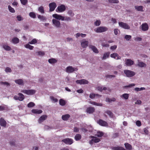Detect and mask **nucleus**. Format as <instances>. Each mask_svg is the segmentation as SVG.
Segmentation results:
<instances>
[{
  "label": "nucleus",
  "mask_w": 150,
  "mask_h": 150,
  "mask_svg": "<svg viewBox=\"0 0 150 150\" xmlns=\"http://www.w3.org/2000/svg\"><path fill=\"white\" fill-rule=\"evenodd\" d=\"M108 28L104 26H100L95 29L94 30L97 33H100L105 32L107 31Z\"/></svg>",
  "instance_id": "1"
},
{
  "label": "nucleus",
  "mask_w": 150,
  "mask_h": 150,
  "mask_svg": "<svg viewBox=\"0 0 150 150\" xmlns=\"http://www.w3.org/2000/svg\"><path fill=\"white\" fill-rule=\"evenodd\" d=\"M21 92H22L25 94L28 95H33L34 94L36 91L34 90L30 89V90H23L21 91Z\"/></svg>",
  "instance_id": "2"
},
{
  "label": "nucleus",
  "mask_w": 150,
  "mask_h": 150,
  "mask_svg": "<svg viewBox=\"0 0 150 150\" xmlns=\"http://www.w3.org/2000/svg\"><path fill=\"white\" fill-rule=\"evenodd\" d=\"M124 73L126 76L128 77L133 76L135 74V73L134 71L129 70H124Z\"/></svg>",
  "instance_id": "3"
},
{
  "label": "nucleus",
  "mask_w": 150,
  "mask_h": 150,
  "mask_svg": "<svg viewBox=\"0 0 150 150\" xmlns=\"http://www.w3.org/2000/svg\"><path fill=\"white\" fill-rule=\"evenodd\" d=\"M78 70L77 68H74L71 66H69L66 69V71L68 73H71L74 71H76Z\"/></svg>",
  "instance_id": "4"
},
{
  "label": "nucleus",
  "mask_w": 150,
  "mask_h": 150,
  "mask_svg": "<svg viewBox=\"0 0 150 150\" xmlns=\"http://www.w3.org/2000/svg\"><path fill=\"white\" fill-rule=\"evenodd\" d=\"M119 25L120 26L125 29H129L130 28V26L126 23L120 22L119 23Z\"/></svg>",
  "instance_id": "5"
},
{
  "label": "nucleus",
  "mask_w": 150,
  "mask_h": 150,
  "mask_svg": "<svg viewBox=\"0 0 150 150\" xmlns=\"http://www.w3.org/2000/svg\"><path fill=\"white\" fill-rule=\"evenodd\" d=\"M24 98V95L21 93H19L18 96H15L14 97V99L20 101L23 100Z\"/></svg>",
  "instance_id": "6"
},
{
  "label": "nucleus",
  "mask_w": 150,
  "mask_h": 150,
  "mask_svg": "<svg viewBox=\"0 0 150 150\" xmlns=\"http://www.w3.org/2000/svg\"><path fill=\"white\" fill-rule=\"evenodd\" d=\"M97 123L100 125L105 127H108V124L107 122L101 119H100L97 122Z\"/></svg>",
  "instance_id": "7"
},
{
  "label": "nucleus",
  "mask_w": 150,
  "mask_h": 150,
  "mask_svg": "<svg viewBox=\"0 0 150 150\" xmlns=\"http://www.w3.org/2000/svg\"><path fill=\"white\" fill-rule=\"evenodd\" d=\"M62 142L67 144L70 145L73 143V140L71 138H67L62 140Z\"/></svg>",
  "instance_id": "8"
},
{
  "label": "nucleus",
  "mask_w": 150,
  "mask_h": 150,
  "mask_svg": "<svg viewBox=\"0 0 150 150\" xmlns=\"http://www.w3.org/2000/svg\"><path fill=\"white\" fill-rule=\"evenodd\" d=\"M65 9L66 8L65 6L63 5H62L58 7L56 11L57 12H62L64 11Z\"/></svg>",
  "instance_id": "9"
},
{
  "label": "nucleus",
  "mask_w": 150,
  "mask_h": 150,
  "mask_svg": "<svg viewBox=\"0 0 150 150\" xmlns=\"http://www.w3.org/2000/svg\"><path fill=\"white\" fill-rule=\"evenodd\" d=\"M53 17L58 20L64 21V17L57 14H54L52 15Z\"/></svg>",
  "instance_id": "10"
},
{
  "label": "nucleus",
  "mask_w": 150,
  "mask_h": 150,
  "mask_svg": "<svg viewBox=\"0 0 150 150\" xmlns=\"http://www.w3.org/2000/svg\"><path fill=\"white\" fill-rule=\"evenodd\" d=\"M91 137L92 139L90 140L89 143L91 144H92L93 143H97L99 142L100 140V139L97 138L96 137L94 136H92Z\"/></svg>",
  "instance_id": "11"
},
{
  "label": "nucleus",
  "mask_w": 150,
  "mask_h": 150,
  "mask_svg": "<svg viewBox=\"0 0 150 150\" xmlns=\"http://www.w3.org/2000/svg\"><path fill=\"white\" fill-rule=\"evenodd\" d=\"M76 82L77 83L82 84H87L88 83L87 80L84 79H82L81 80H78L76 81Z\"/></svg>",
  "instance_id": "12"
},
{
  "label": "nucleus",
  "mask_w": 150,
  "mask_h": 150,
  "mask_svg": "<svg viewBox=\"0 0 150 150\" xmlns=\"http://www.w3.org/2000/svg\"><path fill=\"white\" fill-rule=\"evenodd\" d=\"M50 7V11H53L57 6L56 3L54 2L52 3L49 5Z\"/></svg>",
  "instance_id": "13"
},
{
  "label": "nucleus",
  "mask_w": 150,
  "mask_h": 150,
  "mask_svg": "<svg viewBox=\"0 0 150 150\" xmlns=\"http://www.w3.org/2000/svg\"><path fill=\"white\" fill-rule=\"evenodd\" d=\"M53 24L56 27L59 28L60 26V22L56 19H53L52 20Z\"/></svg>",
  "instance_id": "14"
},
{
  "label": "nucleus",
  "mask_w": 150,
  "mask_h": 150,
  "mask_svg": "<svg viewBox=\"0 0 150 150\" xmlns=\"http://www.w3.org/2000/svg\"><path fill=\"white\" fill-rule=\"evenodd\" d=\"M110 57L112 58H114L116 59H121V57L119 56V55L117 53H114L111 54L110 55Z\"/></svg>",
  "instance_id": "15"
},
{
  "label": "nucleus",
  "mask_w": 150,
  "mask_h": 150,
  "mask_svg": "<svg viewBox=\"0 0 150 150\" xmlns=\"http://www.w3.org/2000/svg\"><path fill=\"white\" fill-rule=\"evenodd\" d=\"M134 62L130 59H127L126 60L125 64L126 66H130L134 64Z\"/></svg>",
  "instance_id": "16"
},
{
  "label": "nucleus",
  "mask_w": 150,
  "mask_h": 150,
  "mask_svg": "<svg viewBox=\"0 0 150 150\" xmlns=\"http://www.w3.org/2000/svg\"><path fill=\"white\" fill-rule=\"evenodd\" d=\"M47 116L46 115H43L41 116L38 120V122L40 123L45 120L47 118Z\"/></svg>",
  "instance_id": "17"
},
{
  "label": "nucleus",
  "mask_w": 150,
  "mask_h": 150,
  "mask_svg": "<svg viewBox=\"0 0 150 150\" xmlns=\"http://www.w3.org/2000/svg\"><path fill=\"white\" fill-rule=\"evenodd\" d=\"M95 108L93 107L88 108L86 109V112L89 113H92L94 112Z\"/></svg>",
  "instance_id": "18"
},
{
  "label": "nucleus",
  "mask_w": 150,
  "mask_h": 150,
  "mask_svg": "<svg viewBox=\"0 0 150 150\" xmlns=\"http://www.w3.org/2000/svg\"><path fill=\"white\" fill-rule=\"evenodd\" d=\"M141 26L142 29L143 31H146L149 29L148 25L146 23L143 24Z\"/></svg>",
  "instance_id": "19"
},
{
  "label": "nucleus",
  "mask_w": 150,
  "mask_h": 150,
  "mask_svg": "<svg viewBox=\"0 0 150 150\" xmlns=\"http://www.w3.org/2000/svg\"><path fill=\"white\" fill-rule=\"evenodd\" d=\"M89 47L91 48L94 52L96 53H98V51L96 47L93 45H89Z\"/></svg>",
  "instance_id": "20"
},
{
  "label": "nucleus",
  "mask_w": 150,
  "mask_h": 150,
  "mask_svg": "<svg viewBox=\"0 0 150 150\" xmlns=\"http://www.w3.org/2000/svg\"><path fill=\"white\" fill-rule=\"evenodd\" d=\"M0 125L2 126L5 127L6 126V122L4 120L3 118H1L0 119Z\"/></svg>",
  "instance_id": "21"
},
{
  "label": "nucleus",
  "mask_w": 150,
  "mask_h": 150,
  "mask_svg": "<svg viewBox=\"0 0 150 150\" xmlns=\"http://www.w3.org/2000/svg\"><path fill=\"white\" fill-rule=\"evenodd\" d=\"M138 65L139 67H146V65L145 63L142 62H140L139 60H138Z\"/></svg>",
  "instance_id": "22"
},
{
  "label": "nucleus",
  "mask_w": 150,
  "mask_h": 150,
  "mask_svg": "<svg viewBox=\"0 0 150 150\" xmlns=\"http://www.w3.org/2000/svg\"><path fill=\"white\" fill-rule=\"evenodd\" d=\"M32 113L36 114H39L42 113V111L41 110L34 109L32 110Z\"/></svg>",
  "instance_id": "23"
},
{
  "label": "nucleus",
  "mask_w": 150,
  "mask_h": 150,
  "mask_svg": "<svg viewBox=\"0 0 150 150\" xmlns=\"http://www.w3.org/2000/svg\"><path fill=\"white\" fill-rule=\"evenodd\" d=\"M101 96L98 95V94H95L93 93H92L90 95L89 97L93 99L95 97L97 98H99Z\"/></svg>",
  "instance_id": "24"
},
{
  "label": "nucleus",
  "mask_w": 150,
  "mask_h": 150,
  "mask_svg": "<svg viewBox=\"0 0 150 150\" xmlns=\"http://www.w3.org/2000/svg\"><path fill=\"white\" fill-rule=\"evenodd\" d=\"M88 41H84L82 42L81 43V45L83 47L86 48L88 46Z\"/></svg>",
  "instance_id": "25"
},
{
  "label": "nucleus",
  "mask_w": 150,
  "mask_h": 150,
  "mask_svg": "<svg viewBox=\"0 0 150 150\" xmlns=\"http://www.w3.org/2000/svg\"><path fill=\"white\" fill-rule=\"evenodd\" d=\"M70 117V115L68 114L63 115L62 116V119L64 120H67Z\"/></svg>",
  "instance_id": "26"
},
{
  "label": "nucleus",
  "mask_w": 150,
  "mask_h": 150,
  "mask_svg": "<svg viewBox=\"0 0 150 150\" xmlns=\"http://www.w3.org/2000/svg\"><path fill=\"white\" fill-rule=\"evenodd\" d=\"M125 147L126 149L131 150L132 149V146L128 143H126L125 144Z\"/></svg>",
  "instance_id": "27"
},
{
  "label": "nucleus",
  "mask_w": 150,
  "mask_h": 150,
  "mask_svg": "<svg viewBox=\"0 0 150 150\" xmlns=\"http://www.w3.org/2000/svg\"><path fill=\"white\" fill-rule=\"evenodd\" d=\"M19 41V39L16 37L14 38L11 40V42L15 44L18 43Z\"/></svg>",
  "instance_id": "28"
},
{
  "label": "nucleus",
  "mask_w": 150,
  "mask_h": 150,
  "mask_svg": "<svg viewBox=\"0 0 150 150\" xmlns=\"http://www.w3.org/2000/svg\"><path fill=\"white\" fill-rule=\"evenodd\" d=\"M7 107L5 105L0 106V111L8 110Z\"/></svg>",
  "instance_id": "29"
},
{
  "label": "nucleus",
  "mask_w": 150,
  "mask_h": 150,
  "mask_svg": "<svg viewBox=\"0 0 150 150\" xmlns=\"http://www.w3.org/2000/svg\"><path fill=\"white\" fill-rule=\"evenodd\" d=\"M104 135L103 133L100 131H97L95 135L98 137H101Z\"/></svg>",
  "instance_id": "30"
},
{
  "label": "nucleus",
  "mask_w": 150,
  "mask_h": 150,
  "mask_svg": "<svg viewBox=\"0 0 150 150\" xmlns=\"http://www.w3.org/2000/svg\"><path fill=\"white\" fill-rule=\"evenodd\" d=\"M38 18L40 19L42 21H45L46 20L47 18L46 17L43 16L38 15Z\"/></svg>",
  "instance_id": "31"
},
{
  "label": "nucleus",
  "mask_w": 150,
  "mask_h": 150,
  "mask_svg": "<svg viewBox=\"0 0 150 150\" xmlns=\"http://www.w3.org/2000/svg\"><path fill=\"white\" fill-rule=\"evenodd\" d=\"M112 149L113 150H126L123 147L121 146L114 147L112 148Z\"/></svg>",
  "instance_id": "32"
},
{
  "label": "nucleus",
  "mask_w": 150,
  "mask_h": 150,
  "mask_svg": "<svg viewBox=\"0 0 150 150\" xmlns=\"http://www.w3.org/2000/svg\"><path fill=\"white\" fill-rule=\"evenodd\" d=\"M15 81L16 83H17L19 85H23V81L21 79L16 80Z\"/></svg>",
  "instance_id": "33"
},
{
  "label": "nucleus",
  "mask_w": 150,
  "mask_h": 150,
  "mask_svg": "<svg viewBox=\"0 0 150 150\" xmlns=\"http://www.w3.org/2000/svg\"><path fill=\"white\" fill-rule=\"evenodd\" d=\"M105 113H107L108 115H109L110 117H112L113 116V114L110 111L107 110L105 111V112L104 115L106 117V115L105 114Z\"/></svg>",
  "instance_id": "34"
},
{
  "label": "nucleus",
  "mask_w": 150,
  "mask_h": 150,
  "mask_svg": "<svg viewBox=\"0 0 150 150\" xmlns=\"http://www.w3.org/2000/svg\"><path fill=\"white\" fill-rule=\"evenodd\" d=\"M129 94L127 93L124 94L120 96V97L124 99L125 100H127L129 98Z\"/></svg>",
  "instance_id": "35"
},
{
  "label": "nucleus",
  "mask_w": 150,
  "mask_h": 150,
  "mask_svg": "<svg viewBox=\"0 0 150 150\" xmlns=\"http://www.w3.org/2000/svg\"><path fill=\"white\" fill-rule=\"evenodd\" d=\"M2 47L5 50L7 51L10 50L11 49L10 47L4 44L2 45Z\"/></svg>",
  "instance_id": "36"
},
{
  "label": "nucleus",
  "mask_w": 150,
  "mask_h": 150,
  "mask_svg": "<svg viewBox=\"0 0 150 150\" xmlns=\"http://www.w3.org/2000/svg\"><path fill=\"white\" fill-rule=\"evenodd\" d=\"M89 103L93 105H97V106H102V104L101 103H97L96 102H95L94 101H90L89 102Z\"/></svg>",
  "instance_id": "37"
},
{
  "label": "nucleus",
  "mask_w": 150,
  "mask_h": 150,
  "mask_svg": "<svg viewBox=\"0 0 150 150\" xmlns=\"http://www.w3.org/2000/svg\"><path fill=\"white\" fill-rule=\"evenodd\" d=\"M81 138V136L79 134H77L74 137V139L76 141H78L80 140Z\"/></svg>",
  "instance_id": "38"
},
{
  "label": "nucleus",
  "mask_w": 150,
  "mask_h": 150,
  "mask_svg": "<svg viewBox=\"0 0 150 150\" xmlns=\"http://www.w3.org/2000/svg\"><path fill=\"white\" fill-rule=\"evenodd\" d=\"M38 40L35 38L33 39L31 41L29 42L28 43L30 44H33L37 43Z\"/></svg>",
  "instance_id": "39"
},
{
  "label": "nucleus",
  "mask_w": 150,
  "mask_h": 150,
  "mask_svg": "<svg viewBox=\"0 0 150 150\" xmlns=\"http://www.w3.org/2000/svg\"><path fill=\"white\" fill-rule=\"evenodd\" d=\"M24 46L25 48L29 49L30 50H33L34 48L33 46L30 45L29 43L25 45Z\"/></svg>",
  "instance_id": "40"
},
{
  "label": "nucleus",
  "mask_w": 150,
  "mask_h": 150,
  "mask_svg": "<svg viewBox=\"0 0 150 150\" xmlns=\"http://www.w3.org/2000/svg\"><path fill=\"white\" fill-rule=\"evenodd\" d=\"M135 9L138 11H143V7L142 6H135Z\"/></svg>",
  "instance_id": "41"
},
{
  "label": "nucleus",
  "mask_w": 150,
  "mask_h": 150,
  "mask_svg": "<svg viewBox=\"0 0 150 150\" xmlns=\"http://www.w3.org/2000/svg\"><path fill=\"white\" fill-rule=\"evenodd\" d=\"M59 103L60 105L62 106H64L66 104L65 101L62 99H60L59 100Z\"/></svg>",
  "instance_id": "42"
},
{
  "label": "nucleus",
  "mask_w": 150,
  "mask_h": 150,
  "mask_svg": "<svg viewBox=\"0 0 150 150\" xmlns=\"http://www.w3.org/2000/svg\"><path fill=\"white\" fill-rule=\"evenodd\" d=\"M106 100L107 102H111L112 101H115L116 100V99L115 98H106Z\"/></svg>",
  "instance_id": "43"
},
{
  "label": "nucleus",
  "mask_w": 150,
  "mask_h": 150,
  "mask_svg": "<svg viewBox=\"0 0 150 150\" xmlns=\"http://www.w3.org/2000/svg\"><path fill=\"white\" fill-rule=\"evenodd\" d=\"M86 35L82 33H77L76 35V37L77 38L80 36H81L82 37H84L86 36Z\"/></svg>",
  "instance_id": "44"
},
{
  "label": "nucleus",
  "mask_w": 150,
  "mask_h": 150,
  "mask_svg": "<svg viewBox=\"0 0 150 150\" xmlns=\"http://www.w3.org/2000/svg\"><path fill=\"white\" fill-rule=\"evenodd\" d=\"M48 62L52 64L56 62L57 61L55 59L52 58L49 59L48 60Z\"/></svg>",
  "instance_id": "45"
},
{
  "label": "nucleus",
  "mask_w": 150,
  "mask_h": 150,
  "mask_svg": "<svg viewBox=\"0 0 150 150\" xmlns=\"http://www.w3.org/2000/svg\"><path fill=\"white\" fill-rule=\"evenodd\" d=\"M97 89L99 91H101L103 90H106L107 89V88L105 87H103H103L101 86H98L97 88Z\"/></svg>",
  "instance_id": "46"
},
{
  "label": "nucleus",
  "mask_w": 150,
  "mask_h": 150,
  "mask_svg": "<svg viewBox=\"0 0 150 150\" xmlns=\"http://www.w3.org/2000/svg\"><path fill=\"white\" fill-rule=\"evenodd\" d=\"M109 54L110 53L109 52H107L104 54L102 58L103 59H106L107 58H108V57H109Z\"/></svg>",
  "instance_id": "47"
},
{
  "label": "nucleus",
  "mask_w": 150,
  "mask_h": 150,
  "mask_svg": "<svg viewBox=\"0 0 150 150\" xmlns=\"http://www.w3.org/2000/svg\"><path fill=\"white\" fill-rule=\"evenodd\" d=\"M50 98L53 102L55 103L58 101V99L53 96H50Z\"/></svg>",
  "instance_id": "48"
},
{
  "label": "nucleus",
  "mask_w": 150,
  "mask_h": 150,
  "mask_svg": "<svg viewBox=\"0 0 150 150\" xmlns=\"http://www.w3.org/2000/svg\"><path fill=\"white\" fill-rule=\"evenodd\" d=\"M30 16L32 18H35L36 17L35 14L33 12H30L29 13Z\"/></svg>",
  "instance_id": "49"
},
{
  "label": "nucleus",
  "mask_w": 150,
  "mask_h": 150,
  "mask_svg": "<svg viewBox=\"0 0 150 150\" xmlns=\"http://www.w3.org/2000/svg\"><path fill=\"white\" fill-rule=\"evenodd\" d=\"M35 105V104L34 103L30 102L28 104L27 106L28 108H31L34 106Z\"/></svg>",
  "instance_id": "50"
},
{
  "label": "nucleus",
  "mask_w": 150,
  "mask_h": 150,
  "mask_svg": "<svg viewBox=\"0 0 150 150\" xmlns=\"http://www.w3.org/2000/svg\"><path fill=\"white\" fill-rule=\"evenodd\" d=\"M8 8L9 11L12 13H14L15 12V11L13 8H12L9 5L8 6Z\"/></svg>",
  "instance_id": "51"
},
{
  "label": "nucleus",
  "mask_w": 150,
  "mask_h": 150,
  "mask_svg": "<svg viewBox=\"0 0 150 150\" xmlns=\"http://www.w3.org/2000/svg\"><path fill=\"white\" fill-rule=\"evenodd\" d=\"M38 11L42 13H44V8L42 6H40L39 8Z\"/></svg>",
  "instance_id": "52"
},
{
  "label": "nucleus",
  "mask_w": 150,
  "mask_h": 150,
  "mask_svg": "<svg viewBox=\"0 0 150 150\" xmlns=\"http://www.w3.org/2000/svg\"><path fill=\"white\" fill-rule=\"evenodd\" d=\"M100 24V21L99 20H96L94 23V25L96 26H99Z\"/></svg>",
  "instance_id": "53"
},
{
  "label": "nucleus",
  "mask_w": 150,
  "mask_h": 150,
  "mask_svg": "<svg viewBox=\"0 0 150 150\" xmlns=\"http://www.w3.org/2000/svg\"><path fill=\"white\" fill-rule=\"evenodd\" d=\"M21 3L23 5H25L28 3V0H20Z\"/></svg>",
  "instance_id": "54"
},
{
  "label": "nucleus",
  "mask_w": 150,
  "mask_h": 150,
  "mask_svg": "<svg viewBox=\"0 0 150 150\" xmlns=\"http://www.w3.org/2000/svg\"><path fill=\"white\" fill-rule=\"evenodd\" d=\"M145 89V88L143 87H142L140 88H135L134 90L135 91H138Z\"/></svg>",
  "instance_id": "55"
},
{
  "label": "nucleus",
  "mask_w": 150,
  "mask_h": 150,
  "mask_svg": "<svg viewBox=\"0 0 150 150\" xmlns=\"http://www.w3.org/2000/svg\"><path fill=\"white\" fill-rule=\"evenodd\" d=\"M120 32V31L117 29H115L114 30V33L115 35H117Z\"/></svg>",
  "instance_id": "56"
},
{
  "label": "nucleus",
  "mask_w": 150,
  "mask_h": 150,
  "mask_svg": "<svg viewBox=\"0 0 150 150\" xmlns=\"http://www.w3.org/2000/svg\"><path fill=\"white\" fill-rule=\"evenodd\" d=\"M131 36L130 35H126L125 36V38L127 40H129L131 38Z\"/></svg>",
  "instance_id": "57"
},
{
  "label": "nucleus",
  "mask_w": 150,
  "mask_h": 150,
  "mask_svg": "<svg viewBox=\"0 0 150 150\" xmlns=\"http://www.w3.org/2000/svg\"><path fill=\"white\" fill-rule=\"evenodd\" d=\"M136 125L139 127L140 126L142 125L141 122L139 120L137 121L136 122Z\"/></svg>",
  "instance_id": "58"
},
{
  "label": "nucleus",
  "mask_w": 150,
  "mask_h": 150,
  "mask_svg": "<svg viewBox=\"0 0 150 150\" xmlns=\"http://www.w3.org/2000/svg\"><path fill=\"white\" fill-rule=\"evenodd\" d=\"M17 20L18 21H21L23 19V18L20 15L18 16H17Z\"/></svg>",
  "instance_id": "59"
},
{
  "label": "nucleus",
  "mask_w": 150,
  "mask_h": 150,
  "mask_svg": "<svg viewBox=\"0 0 150 150\" xmlns=\"http://www.w3.org/2000/svg\"><path fill=\"white\" fill-rule=\"evenodd\" d=\"M117 47V46L116 45H114L112 46H111L110 47V49L112 50H115Z\"/></svg>",
  "instance_id": "60"
},
{
  "label": "nucleus",
  "mask_w": 150,
  "mask_h": 150,
  "mask_svg": "<svg viewBox=\"0 0 150 150\" xmlns=\"http://www.w3.org/2000/svg\"><path fill=\"white\" fill-rule=\"evenodd\" d=\"M68 13L70 16H73L74 15V14L72 13L71 10H69L68 12Z\"/></svg>",
  "instance_id": "61"
},
{
  "label": "nucleus",
  "mask_w": 150,
  "mask_h": 150,
  "mask_svg": "<svg viewBox=\"0 0 150 150\" xmlns=\"http://www.w3.org/2000/svg\"><path fill=\"white\" fill-rule=\"evenodd\" d=\"M5 71L6 72H11V68L8 67L6 68L5 69Z\"/></svg>",
  "instance_id": "62"
},
{
  "label": "nucleus",
  "mask_w": 150,
  "mask_h": 150,
  "mask_svg": "<svg viewBox=\"0 0 150 150\" xmlns=\"http://www.w3.org/2000/svg\"><path fill=\"white\" fill-rule=\"evenodd\" d=\"M79 131V129L78 128L75 127L74 128V131L75 132H78Z\"/></svg>",
  "instance_id": "63"
},
{
  "label": "nucleus",
  "mask_w": 150,
  "mask_h": 150,
  "mask_svg": "<svg viewBox=\"0 0 150 150\" xmlns=\"http://www.w3.org/2000/svg\"><path fill=\"white\" fill-rule=\"evenodd\" d=\"M102 45L103 47H108L109 46V45L108 44H105L104 43H103L102 44Z\"/></svg>",
  "instance_id": "64"
}]
</instances>
